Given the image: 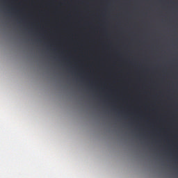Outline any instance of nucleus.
I'll return each instance as SVG.
<instances>
[{
    "label": "nucleus",
    "mask_w": 178,
    "mask_h": 178,
    "mask_svg": "<svg viewBox=\"0 0 178 178\" xmlns=\"http://www.w3.org/2000/svg\"><path fill=\"white\" fill-rule=\"evenodd\" d=\"M156 161V33H154V161Z\"/></svg>",
    "instance_id": "nucleus-1"
},
{
    "label": "nucleus",
    "mask_w": 178,
    "mask_h": 178,
    "mask_svg": "<svg viewBox=\"0 0 178 178\" xmlns=\"http://www.w3.org/2000/svg\"><path fill=\"white\" fill-rule=\"evenodd\" d=\"M142 137H144V135H142Z\"/></svg>",
    "instance_id": "nucleus-2"
}]
</instances>
